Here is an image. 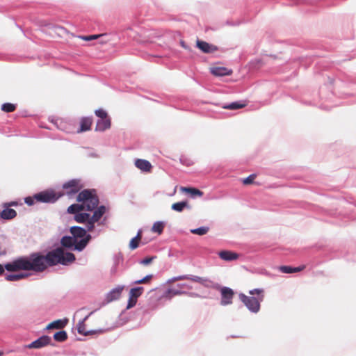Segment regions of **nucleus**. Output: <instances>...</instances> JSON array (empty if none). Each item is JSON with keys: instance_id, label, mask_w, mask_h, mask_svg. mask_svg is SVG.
<instances>
[{"instance_id": "1", "label": "nucleus", "mask_w": 356, "mask_h": 356, "mask_svg": "<svg viewBox=\"0 0 356 356\" xmlns=\"http://www.w3.org/2000/svg\"><path fill=\"white\" fill-rule=\"evenodd\" d=\"M75 260V256L71 252H64L62 248H57L44 255L41 253H33L29 257H25L26 270L43 272L49 266L58 264L67 265Z\"/></svg>"}, {"instance_id": "2", "label": "nucleus", "mask_w": 356, "mask_h": 356, "mask_svg": "<svg viewBox=\"0 0 356 356\" xmlns=\"http://www.w3.org/2000/svg\"><path fill=\"white\" fill-rule=\"evenodd\" d=\"M76 201L81 202L84 210L92 211L97 207L99 198L94 189H85L81 191L76 197Z\"/></svg>"}, {"instance_id": "3", "label": "nucleus", "mask_w": 356, "mask_h": 356, "mask_svg": "<svg viewBox=\"0 0 356 356\" xmlns=\"http://www.w3.org/2000/svg\"><path fill=\"white\" fill-rule=\"evenodd\" d=\"M90 238V235H88L86 238L77 241L73 236H65L61 238L60 244L64 248L81 251L86 248Z\"/></svg>"}, {"instance_id": "4", "label": "nucleus", "mask_w": 356, "mask_h": 356, "mask_svg": "<svg viewBox=\"0 0 356 356\" xmlns=\"http://www.w3.org/2000/svg\"><path fill=\"white\" fill-rule=\"evenodd\" d=\"M250 296H246V307L252 312L257 313L260 309V302L264 300L263 290L254 289L249 292Z\"/></svg>"}, {"instance_id": "5", "label": "nucleus", "mask_w": 356, "mask_h": 356, "mask_svg": "<svg viewBox=\"0 0 356 356\" xmlns=\"http://www.w3.org/2000/svg\"><path fill=\"white\" fill-rule=\"evenodd\" d=\"M62 195L63 193L56 194L53 191H47L35 194L34 198L38 202H54Z\"/></svg>"}, {"instance_id": "6", "label": "nucleus", "mask_w": 356, "mask_h": 356, "mask_svg": "<svg viewBox=\"0 0 356 356\" xmlns=\"http://www.w3.org/2000/svg\"><path fill=\"white\" fill-rule=\"evenodd\" d=\"M82 188L83 185L80 179H72L63 184V188L65 193H63L68 195H73L77 193Z\"/></svg>"}, {"instance_id": "7", "label": "nucleus", "mask_w": 356, "mask_h": 356, "mask_svg": "<svg viewBox=\"0 0 356 356\" xmlns=\"http://www.w3.org/2000/svg\"><path fill=\"white\" fill-rule=\"evenodd\" d=\"M105 212L106 207L104 206H100L99 207H97V209L94 211L93 215L92 216H90L89 221L86 225L88 231L90 232L94 229V224L100 220V218L105 213Z\"/></svg>"}, {"instance_id": "8", "label": "nucleus", "mask_w": 356, "mask_h": 356, "mask_svg": "<svg viewBox=\"0 0 356 356\" xmlns=\"http://www.w3.org/2000/svg\"><path fill=\"white\" fill-rule=\"evenodd\" d=\"M4 268L8 271L15 272L18 270H26L25 257H21L14 260L11 263L5 264Z\"/></svg>"}, {"instance_id": "9", "label": "nucleus", "mask_w": 356, "mask_h": 356, "mask_svg": "<svg viewBox=\"0 0 356 356\" xmlns=\"http://www.w3.org/2000/svg\"><path fill=\"white\" fill-rule=\"evenodd\" d=\"M221 293V304L227 305L232 303V300L234 296V291L228 287H222L220 289Z\"/></svg>"}, {"instance_id": "10", "label": "nucleus", "mask_w": 356, "mask_h": 356, "mask_svg": "<svg viewBox=\"0 0 356 356\" xmlns=\"http://www.w3.org/2000/svg\"><path fill=\"white\" fill-rule=\"evenodd\" d=\"M51 338L49 336H42L37 340L33 341L27 346L28 348H42L51 342Z\"/></svg>"}, {"instance_id": "11", "label": "nucleus", "mask_w": 356, "mask_h": 356, "mask_svg": "<svg viewBox=\"0 0 356 356\" xmlns=\"http://www.w3.org/2000/svg\"><path fill=\"white\" fill-rule=\"evenodd\" d=\"M210 72L212 74L216 76L229 75L232 72L231 70L218 65L211 67Z\"/></svg>"}, {"instance_id": "12", "label": "nucleus", "mask_w": 356, "mask_h": 356, "mask_svg": "<svg viewBox=\"0 0 356 356\" xmlns=\"http://www.w3.org/2000/svg\"><path fill=\"white\" fill-rule=\"evenodd\" d=\"M266 63V60L263 58H255L248 63V70L250 72H256Z\"/></svg>"}, {"instance_id": "13", "label": "nucleus", "mask_w": 356, "mask_h": 356, "mask_svg": "<svg viewBox=\"0 0 356 356\" xmlns=\"http://www.w3.org/2000/svg\"><path fill=\"white\" fill-rule=\"evenodd\" d=\"M135 165L137 168L145 172H150L152 169V165L150 162L145 159H136L135 161Z\"/></svg>"}, {"instance_id": "14", "label": "nucleus", "mask_w": 356, "mask_h": 356, "mask_svg": "<svg viewBox=\"0 0 356 356\" xmlns=\"http://www.w3.org/2000/svg\"><path fill=\"white\" fill-rule=\"evenodd\" d=\"M197 47L204 53H212L217 50V47L205 41L197 40Z\"/></svg>"}, {"instance_id": "15", "label": "nucleus", "mask_w": 356, "mask_h": 356, "mask_svg": "<svg viewBox=\"0 0 356 356\" xmlns=\"http://www.w3.org/2000/svg\"><path fill=\"white\" fill-rule=\"evenodd\" d=\"M92 124V119L89 117L82 118L80 120V128L77 130V133H81L90 130Z\"/></svg>"}, {"instance_id": "16", "label": "nucleus", "mask_w": 356, "mask_h": 356, "mask_svg": "<svg viewBox=\"0 0 356 356\" xmlns=\"http://www.w3.org/2000/svg\"><path fill=\"white\" fill-rule=\"evenodd\" d=\"M70 232L72 234V236L76 238V240H77L79 238H81V239L84 238L86 236L88 235L86 234V231L85 229L77 226L72 227L70 228Z\"/></svg>"}, {"instance_id": "17", "label": "nucleus", "mask_w": 356, "mask_h": 356, "mask_svg": "<svg viewBox=\"0 0 356 356\" xmlns=\"http://www.w3.org/2000/svg\"><path fill=\"white\" fill-rule=\"evenodd\" d=\"M124 287L123 286H118L115 289H113L112 291H111L106 297V299L108 302H111L115 300H118L123 291Z\"/></svg>"}, {"instance_id": "18", "label": "nucleus", "mask_w": 356, "mask_h": 356, "mask_svg": "<svg viewBox=\"0 0 356 356\" xmlns=\"http://www.w3.org/2000/svg\"><path fill=\"white\" fill-rule=\"evenodd\" d=\"M111 127V120L109 118L100 119L97 122L95 130L104 131Z\"/></svg>"}, {"instance_id": "19", "label": "nucleus", "mask_w": 356, "mask_h": 356, "mask_svg": "<svg viewBox=\"0 0 356 356\" xmlns=\"http://www.w3.org/2000/svg\"><path fill=\"white\" fill-rule=\"evenodd\" d=\"M68 323V319H58L47 325V329H62L66 326Z\"/></svg>"}, {"instance_id": "20", "label": "nucleus", "mask_w": 356, "mask_h": 356, "mask_svg": "<svg viewBox=\"0 0 356 356\" xmlns=\"http://www.w3.org/2000/svg\"><path fill=\"white\" fill-rule=\"evenodd\" d=\"M4 209L0 212V216L3 220H12L17 216V212L15 209L3 207Z\"/></svg>"}, {"instance_id": "21", "label": "nucleus", "mask_w": 356, "mask_h": 356, "mask_svg": "<svg viewBox=\"0 0 356 356\" xmlns=\"http://www.w3.org/2000/svg\"><path fill=\"white\" fill-rule=\"evenodd\" d=\"M305 265H302L298 267H291L289 266H281L279 270L283 273H293L303 270L305 268Z\"/></svg>"}, {"instance_id": "22", "label": "nucleus", "mask_w": 356, "mask_h": 356, "mask_svg": "<svg viewBox=\"0 0 356 356\" xmlns=\"http://www.w3.org/2000/svg\"><path fill=\"white\" fill-rule=\"evenodd\" d=\"M218 255L220 259L225 261H233L237 259L238 257V254L237 253L227 250L220 252Z\"/></svg>"}, {"instance_id": "23", "label": "nucleus", "mask_w": 356, "mask_h": 356, "mask_svg": "<svg viewBox=\"0 0 356 356\" xmlns=\"http://www.w3.org/2000/svg\"><path fill=\"white\" fill-rule=\"evenodd\" d=\"M181 191L189 194L192 197H202L204 194L200 190L193 187H181Z\"/></svg>"}, {"instance_id": "24", "label": "nucleus", "mask_w": 356, "mask_h": 356, "mask_svg": "<svg viewBox=\"0 0 356 356\" xmlns=\"http://www.w3.org/2000/svg\"><path fill=\"white\" fill-rule=\"evenodd\" d=\"M141 238H142V231L139 230L137 233V235L130 241L129 248L131 250L136 249L139 245V243L141 241Z\"/></svg>"}, {"instance_id": "25", "label": "nucleus", "mask_w": 356, "mask_h": 356, "mask_svg": "<svg viewBox=\"0 0 356 356\" xmlns=\"http://www.w3.org/2000/svg\"><path fill=\"white\" fill-rule=\"evenodd\" d=\"M88 318V316H86L82 321H79L77 325L78 332L85 336L92 333V332L90 331H87L86 328L85 321L87 320Z\"/></svg>"}, {"instance_id": "26", "label": "nucleus", "mask_w": 356, "mask_h": 356, "mask_svg": "<svg viewBox=\"0 0 356 356\" xmlns=\"http://www.w3.org/2000/svg\"><path fill=\"white\" fill-rule=\"evenodd\" d=\"M83 210L84 209L81 202H79L78 204H72L67 208V212L69 213H72L75 215L76 213H79L81 211Z\"/></svg>"}, {"instance_id": "27", "label": "nucleus", "mask_w": 356, "mask_h": 356, "mask_svg": "<svg viewBox=\"0 0 356 356\" xmlns=\"http://www.w3.org/2000/svg\"><path fill=\"white\" fill-rule=\"evenodd\" d=\"M90 214L87 213H79L74 216V220L79 223L87 222L89 221Z\"/></svg>"}, {"instance_id": "28", "label": "nucleus", "mask_w": 356, "mask_h": 356, "mask_svg": "<svg viewBox=\"0 0 356 356\" xmlns=\"http://www.w3.org/2000/svg\"><path fill=\"white\" fill-rule=\"evenodd\" d=\"M54 339L56 341H65L67 339V332L64 330L58 331L54 334Z\"/></svg>"}, {"instance_id": "29", "label": "nucleus", "mask_w": 356, "mask_h": 356, "mask_svg": "<svg viewBox=\"0 0 356 356\" xmlns=\"http://www.w3.org/2000/svg\"><path fill=\"white\" fill-rule=\"evenodd\" d=\"M188 203L187 202H176L172 204L171 208L172 209L181 212L184 208L188 207Z\"/></svg>"}, {"instance_id": "30", "label": "nucleus", "mask_w": 356, "mask_h": 356, "mask_svg": "<svg viewBox=\"0 0 356 356\" xmlns=\"http://www.w3.org/2000/svg\"><path fill=\"white\" fill-rule=\"evenodd\" d=\"M27 276L26 274L20 273L17 275H6L5 278L7 281L13 282L22 280Z\"/></svg>"}, {"instance_id": "31", "label": "nucleus", "mask_w": 356, "mask_h": 356, "mask_svg": "<svg viewBox=\"0 0 356 356\" xmlns=\"http://www.w3.org/2000/svg\"><path fill=\"white\" fill-rule=\"evenodd\" d=\"M143 291V287H136L132 288L129 291V296L138 299V297H140Z\"/></svg>"}, {"instance_id": "32", "label": "nucleus", "mask_w": 356, "mask_h": 356, "mask_svg": "<svg viewBox=\"0 0 356 356\" xmlns=\"http://www.w3.org/2000/svg\"><path fill=\"white\" fill-rule=\"evenodd\" d=\"M164 229V224L163 222L157 221L154 223L152 231L153 232L158 233L159 234H161L163 232V230Z\"/></svg>"}, {"instance_id": "33", "label": "nucleus", "mask_w": 356, "mask_h": 356, "mask_svg": "<svg viewBox=\"0 0 356 356\" xmlns=\"http://www.w3.org/2000/svg\"><path fill=\"white\" fill-rule=\"evenodd\" d=\"M16 109V105L11 103H4L1 105V110L6 113H11Z\"/></svg>"}, {"instance_id": "34", "label": "nucleus", "mask_w": 356, "mask_h": 356, "mask_svg": "<svg viewBox=\"0 0 356 356\" xmlns=\"http://www.w3.org/2000/svg\"><path fill=\"white\" fill-rule=\"evenodd\" d=\"M183 293H184L178 289H168L166 291L165 294L164 295V297L170 299L175 296L181 295Z\"/></svg>"}, {"instance_id": "35", "label": "nucleus", "mask_w": 356, "mask_h": 356, "mask_svg": "<svg viewBox=\"0 0 356 356\" xmlns=\"http://www.w3.org/2000/svg\"><path fill=\"white\" fill-rule=\"evenodd\" d=\"M208 231H209V227H199L197 229H193L191 230V233H193L194 234H197L200 236L206 234L208 232Z\"/></svg>"}, {"instance_id": "36", "label": "nucleus", "mask_w": 356, "mask_h": 356, "mask_svg": "<svg viewBox=\"0 0 356 356\" xmlns=\"http://www.w3.org/2000/svg\"><path fill=\"white\" fill-rule=\"evenodd\" d=\"M244 106H245L244 104H239L237 102H234V103H232L230 104L223 106V108H226V109L234 110V109L242 108Z\"/></svg>"}, {"instance_id": "37", "label": "nucleus", "mask_w": 356, "mask_h": 356, "mask_svg": "<svg viewBox=\"0 0 356 356\" xmlns=\"http://www.w3.org/2000/svg\"><path fill=\"white\" fill-rule=\"evenodd\" d=\"M190 277H191V278H189L188 280H191L194 282L204 284V282H206L207 281V279H205L204 277H199V276L190 275Z\"/></svg>"}, {"instance_id": "38", "label": "nucleus", "mask_w": 356, "mask_h": 356, "mask_svg": "<svg viewBox=\"0 0 356 356\" xmlns=\"http://www.w3.org/2000/svg\"><path fill=\"white\" fill-rule=\"evenodd\" d=\"M95 113L100 119H104V118H108L107 113L104 110H103L102 108L96 110L95 111Z\"/></svg>"}, {"instance_id": "39", "label": "nucleus", "mask_w": 356, "mask_h": 356, "mask_svg": "<svg viewBox=\"0 0 356 356\" xmlns=\"http://www.w3.org/2000/svg\"><path fill=\"white\" fill-rule=\"evenodd\" d=\"M152 278V275H146L144 278L134 282L135 284H146L148 283Z\"/></svg>"}, {"instance_id": "40", "label": "nucleus", "mask_w": 356, "mask_h": 356, "mask_svg": "<svg viewBox=\"0 0 356 356\" xmlns=\"http://www.w3.org/2000/svg\"><path fill=\"white\" fill-rule=\"evenodd\" d=\"M102 35H91L88 36H81L80 38L85 41H90L92 40H95L101 37Z\"/></svg>"}, {"instance_id": "41", "label": "nucleus", "mask_w": 356, "mask_h": 356, "mask_svg": "<svg viewBox=\"0 0 356 356\" xmlns=\"http://www.w3.org/2000/svg\"><path fill=\"white\" fill-rule=\"evenodd\" d=\"M154 259H156V257H146L141 260L140 263L143 265H148L151 264Z\"/></svg>"}, {"instance_id": "42", "label": "nucleus", "mask_w": 356, "mask_h": 356, "mask_svg": "<svg viewBox=\"0 0 356 356\" xmlns=\"http://www.w3.org/2000/svg\"><path fill=\"white\" fill-rule=\"evenodd\" d=\"M136 302H137V299L134 298L129 296V302H128V305H127V309H130V308L133 307L136 304Z\"/></svg>"}, {"instance_id": "43", "label": "nucleus", "mask_w": 356, "mask_h": 356, "mask_svg": "<svg viewBox=\"0 0 356 356\" xmlns=\"http://www.w3.org/2000/svg\"><path fill=\"white\" fill-rule=\"evenodd\" d=\"M255 177H256L255 174H252V175L248 176V177H246V185L253 184L254 179H255Z\"/></svg>"}, {"instance_id": "44", "label": "nucleus", "mask_w": 356, "mask_h": 356, "mask_svg": "<svg viewBox=\"0 0 356 356\" xmlns=\"http://www.w3.org/2000/svg\"><path fill=\"white\" fill-rule=\"evenodd\" d=\"M34 200H35L34 198V197H27L25 198L24 202L28 205L31 206V205H33L34 204Z\"/></svg>"}, {"instance_id": "45", "label": "nucleus", "mask_w": 356, "mask_h": 356, "mask_svg": "<svg viewBox=\"0 0 356 356\" xmlns=\"http://www.w3.org/2000/svg\"><path fill=\"white\" fill-rule=\"evenodd\" d=\"M191 278L190 275H181V276H179V277H174L173 278V281H177V280H188Z\"/></svg>"}, {"instance_id": "46", "label": "nucleus", "mask_w": 356, "mask_h": 356, "mask_svg": "<svg viewBox=\"0 0 356 356\" xmlns=\"http://www.w3.org/2000/svg\"><path fill=\"white\" fill-rule=\"evenodd\" d=\"M18 204L17 202H6V203H4L3 204V207H7V208H10V207H13V206H17Z\"/></svg>"}, {"instance_id": "47", "label": "nucleus", "mask_w": 356, "mask_h": 356, "mask_svg": "<svg viewBox=\"0 0 356 356\" xmlns=\"http://www.w3.org/2000/svg\"><path fill=\"white\" fill-rule=\"evenodd\" d=\"M178 286L179 288H183V289H192V286H189L188 284H179Z\"/></svg>"}, {"instance_id": "48", "label": "nucleus", "mask_w": 356, "mask_h": 356, "mask_svg": "<svg viewBox=\"0 0 356 356\" xmlns=\"http://www.w3.org/2000/svg\"><path fill=\"white\" fill-rule=\"evenodd\" d=\"M5 268L3 265L0 264V275L3 274Z\"/></svg>"}, {"instance_id": "49", "label": "nucleus", "mask_w": 356, "mask_h": 356, "mask_svg": "<svg viewBox=\"0 0 356 356\" xmlns=\"http://www.w3.org/2000/svg\"><path fill=\"white\" fill-rule=\"evenodd\" d=\"M241 300H242L243 302H245V295L241 294Z\"/></svg>"}, {"instance_id": "50", "label": "nucleus", "mask_w": 356, "mask_h": 356, "mask_svg": "<svg viewBox=\"0 0 356 356\" xmlns=\"http://www.w3.org/2000/svg\"><path fill=\"white\" fill-rule=\"evenodd\" d=\"M181 45L184 48H185V49H186V48H187V47H186V45H185V44H184V42H183V41H181Z\"/></svg>"}, {"instance_id": "51", "label": "nucleus", "mask_w": 356, "mask_h": 356, "mask_svg": "<svg viewBox=\"0 0 356 356\" xmlns=\"http://www.w3.org/2000/svg\"><path fill=\"white\" fill-rule=\"evenodd\" d=\"M268 56L273 58V59H276L277 58V56L275 55L270 54Z\"/></svg>"}, {"instance_id": "52", "label": "nucleus", "mask_w": 356, "mask_h": 356, "mask_svg": "<svg viewBox=\"0 0 356 356\" xmlns=\"http://www.w3.org/2000/svg\"><path fill=\"white\" fill-rule=\"evenodd\" d=\"M328 79L330 80V84H332L334 82V79L328 77Z\"/></svg>"}, {"instance_id": "53", "label": "nucleus", "mask_w": 356, "mask_h": 356, "mask_svg": "<svg viewBox=\"0 0 356 356\" xmlns=\"http://www.w3.org/2000/svg\"><path fill=\"white\" fill-rule=\"evenodd\" d=\"M242 181L245 184V179H243Z\"/></svg>"}, {"instance_id": "54", "label": "nucleus", "mask_w": 356, "mask_h": 356, "mask_svg": "<svg viewBox=\"0 0 356 356\" xmlns=\"http://www.w3.org/2000/svg\"><path fill=\"white\" fill-rule=\"evenodd\" d=\"M2 354H3V353H2L1 352H0V356H1V355H2Z\"/></svg>"}]
</instances>
